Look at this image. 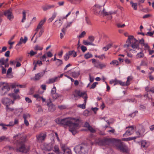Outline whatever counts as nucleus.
Masks as SVG:
<instances>
[{"mask_svg":"<svg viewBox=\"0 0 154 154\" xmlns=\"http://www.w3.org/2000/svg\"><path fill=\"white\" fill-rule=\"evenodd\" d=\"M4 15L7 17L8 19L11 21L14 18V17L12 13V10L10 9L7 10L4 13Z\"/></svg>","mask_w":154,"mask_h":154,"instance_id":"nucleus-10","label":"nucleus"},{"mask_svg":"<svg viewBox=\"0 0 154 154\" xmlns=\"http://www.w3.org/2000/svg\"><path fill=\"white\" fill-rule=\"evenodd\" d=\"M46 20V18H44V19L42 20L38 24L37 28L35 29L36 31L38 32V30L41 29L42 27V26L44 24Z\"/></svg>","mask_w":154,"mask_h":154,"instance_id":"nucleus-16","label":"nucleus"},{"mask_svg":"<svg viewBox=\"0 0 154 154\" xmlns=\"http://www.w3.org/2000/svg\"><path fill=\"white\" fill-rule=\"evenodd\" d=\"M73 94L76 100L78 99L77 97H79L80 98L82 97L84 99V102L83 104H78L77 107L84 109L86 108L85 106L88 98L87 94L86 92H81L79 90H76L73 92Z\"/></svg>","mask_w":154,"mask_h":154,"instance_id":"nucleus-3","label":"nucleus"},{"mask_svg":"<svg viewBox=\"0 0 154 154\" xmlns=\"http://www.w3.org/2000/svg\"><path fill=\"white\" fill-rule=\"evenodd\" d=\"M84 57L85 58L88 59L93 57L92 55L89 53H88L87 54H85Z\"/></svg>","mask_w":154,"mask_h":154,"instance_id":"nucleus-31","label":"nucleus"},{"mask_svg":"<svg viewBox=\"0 0 154 154\" xmlns=\"http://www.w3.org/2000/svg\"><path fill=\"white\" fill-rule=\"evenodd\" d=\"M86 34V32L85 31H83L82 32L80 35H79V38H82V37H83Z\"/></svg>","mask_w":154,"mask_h":154,"instance_id":"nucleus-56","label":"nucleus"},{"mask_svg":"<svg viewBox=\"0 0 154 154\" xmlns=\"http://www.w3.org/2000/svg\"><path fill=\"white\" fill-rule=\"evenodd\" d=\"M75 152L77 154H85L86 152L84 146L82 145H77L74 148Z\"/></svg>","mask_w":154,"mask_h":154,"instance_id":"nucleus-6","label":"nucleus"},{"mask_svg":"<svg viewBox=\"0 0 154 154\" xmlns=\"http://www.w3.org/2000/svg\"><path fill=\"white\" fill-rule=\"evenodd\" d=\"M145 130L143 128H142L141 130H140V131H137L136 132L137 136H135L136 137V138L142 137L143 136V134L145 132Z\"/></svg>","mask_w":154,"mask_h":154,"instance_id":"nucleus-18","label":"nucleus"},{"mask_svg":"<svg viewBox=\"0 0 154 154\" xmlns=\"http://www.w3.org/2000/svg\"><path fill=\"white\" fill-rule=\"evenodd\" d=\"M85 20H86V23L88 24H89V25L91 24V22L90 20H89V19L87 17H85Z\"/></svg>","mask_w":154,"mask_h":154,"instance_id":"nucleus-57","label":"nucleus"},{"mask_svg":"<svg viewBox=\"0 0 154 154\" xmlns=\"http://www.w3.org/2000/svg\"><path fill=\"white\" fill-rule=\"evenodd\" d=\"M23 18L21 22L23 23L24 22V21L26 20V12L25 11H23Z\"/></svg>","mask_w":154,"mask_h":154,"instance_id":"nucleus-44","label":"nucleus"},{"mask_svg":"<svg viewBox=\"0 0 154 154\" xmlns=\"http://www.w3.org/2000/svg\"><path fill=\"white\" fill-rule=\"evenodd\" d=\"M33 97L35 98L38 101H40L41 98V97H40L38 94H35L33 95Z\"/></svg>","mask_w":154,"mask_h":154,"instance_id":"nucleus-41","label":"nucleus"},{"mask_svg":"<svg viewBox=\"0 0 154 154\" xmlns=\"http://www.w3.org/2000/svg\"><path fill=\"white\" fill-rule=\"evenodd\" d=\"M132 79L133 77L131 76H129L127 78V81L126 82V85H127V86L129 85V84H130V82L132 80Z\"/></svg>","mask_w":154,"mask_h":154,"instance_id":"nucleus-34","label":"nucleus"},{"mask_svg":"<svg viewBox=\"0 0 154 154\" xmlns=\"http://www.w3.org/2000/svg\"><path fill=\"white\" fill-rule=\"evenodd\" d=\"M60 21L61 19H59L58 21L56 20L53 24V26L55 28H59L62 24V23Z\"/></svg>","mask_w":154,"mask_h":154,"instance_id":"nucleus-17","label":"nucleus"},{"mask_svg":"<svg viewBox=\"0 0 154 154\" xmlns=\"http://www.w3.org/2000/svg\"><path fill=\"white\" fill-rule=\"evenodd\" d=\"M46 134L45 132L40 133L36 135V137L37 142H42L44 140L46 137Z\"/></svg>","mask_w":154,"mask_h":154,"instance_id":"nucleus-8","label":"nucleus"},{"mask_svg":"<svg viewBox=\"0 0 154 154\" xmlns=\"http://www.w3.org/2000/svg\"><path fill=\"white\" fill-rule=\"evenodd\" d=\"M89 113V111L88 110H86L84 111L83 112V114L85 116H87L88 115Z\"/></svg>","mask_w":154,"mask_h":154,"instance_id":"nucleus-58","label":"nucleus"},{"mask_svg":"<svg viewBox=\"0 0 154 154\" xmlns=\"http://www.w3.org/2000/svg\"><path fill=\"white\" fill-rule=\"evenodd\" d=\"M95 66L97 68L102 69L105 68L106 65L103 64L99 62H97L94 63Z\"/></svg>","mask_w":154,"mask_h":154,"instance_id":"nucleus-19","label":"nucleus"},{"mask_svg":"<svg viewBox=\"0 0 154 154\" xmlns=\"http://www.w3.org/2000/svg\"><path fill=\"white\" fill-rule=\"evenodd\" d=\"M17 59H16L15 60L10 61V64L11 65H14L16 63H17Z\"/></svg>","mask_w":154,"mask_h":154,"instance_id":"nucleus-62","label":"nucleus"},{"mask_svg":"<svg viewBox=\"0 0 154 154\" xmlns=\"http://www.w3.org/2000/svg\"><path fill=\"white\" fill-rule=\"evenodd\" d=\"M47 105L48 107V109L49 111L53 112L55 110L56 107L55 105H54L51 101L49 103L48 102Z\"/></svg>","mask_w":154,"mask_h":154,"instance_id":"nucleus-13","label":"nucleus"},{"mask_svg":"<svg viewBox=\"0 0 154 154\" xmlns=\"http://www.w3.org/2000/svg\"><path fill=\"white\" fill-rule=\"evenodd\" d=\"M136 139V137H130L127 138H125L123 139V140L125 141H128L129 140H131L135 139Z\"/></svg>","mask_w":154,"mask_h":154,"instance_id":"nucleus-33","label":"nucleus"},{"mask_svg":"<svg viewBox=\"0 0 154 154\" xmlns=\"http://www.w3.org/2000/svg\"><path fill=\"white\" fill-rule=\"evenodd\" d=\"M119 84L120 85L122 86H127L126 85V82H123L121 81L118 80V84Z\"/></svg>","mask_w":154,"mask_h":154,"instance_id":"nucleus-47","label":"nucleus"},{"mask_svg":"<svg viewBox=\"0 0 154 154\" xmlns=\"http://www.w3.org/2000/svg\"><path fill=\"white\" fill-rule=\"evenodd\" d=\"M101 6L98 5H95L93 8L94 14H100L102 13L101 11Z\"/></svg>","mask_w":154,"mask_h":154,"instance_id":"nucleus-11","label":"nucleus"},{"mask_svg":"<svg viewBox=\"0 0 154 154\" xmlns=\"http://www.w3.org/2000/svg\"><path fill=\"white\" fill-rule=\"evenodd\" d=\"M58 107L60 109H64L66 108V106L63 105H59L58 106Z\"/></svg>","mask_w":154,"mask_h":154,"instance_id":"nucleus-53","label":"nucleus"},{"mask_svg":"<svg viewBox=\"0 0 154 154\" xmlns=\"http://www.w3.org/2000/svg\"><path fill=\"white\" fill-rule=\"evenodd\" d=\"M98 84V83L97 82H95L93 83V84L92 85L91 87L90 88V89H94V88L96 86L97 84Z\"/></svg>","mask_w":154,"mask_h":154,"instance_id":"nucleus-51","label":"nucleus"},{"mask_svg":"<svg viewBox=\"0 0 154 154\" xmlns=\"http://www.w3.org/2000/svg\"><path fill=\"white\" fill-rule=\"evenodd\" d=\"M118 80H117L116 79H115L114 80L112 79L110 80L109 82V83L111 84H114V85H115L118 84Z\"/></svg>","mask_w":154,"mask_h":154,"instance_id":"nucleus-32","label":"nucleus"},{"mask_svg":"<svg viewBox=\"0 0 154 154\" xmlns=\"http://www.w3.org/2000/svg\"><path fill=\"white\" fill-rule=\"evenodd\" d=\"M42 47L38 45H36L34 48V49L35 50H42Z\"/></svg>","mask_w":154,"mask_h":154,"instance_id":"nucleus-46","label":"nucleus"},{"mask_svg":"<svg viewBox=\"0 0 154 154\" xmlns=\"http://www.w3.org/2000/svg\"><path fill=\"white\" fill-rule=\"evenodd\" d=\"M58 78V77H56L54 78L50 79H49L48 81L47 82V84H51L55 82Z\"/></svg>","mask_w":154,"mask_h":154,"instance_id":"nucleus-22","label":"nucleus"},{"mask_svg":"<svg viewBox=\"0 0 154 154\" xmlns=\"http://www.w3.org/2000/svg\"><path fill=\"white\" fill-rule=\"evenodd\" d=\"M43 74L42 73H39L35 74V80H38L42 76Z\"/></svg>","mask_w":154,"mask_h":154,"instance_id":"nucleus-27","label":"nucleus"},{"mask_svg":"<svg viewBox=\"0 0 154 154\" xmlns=\"http://www.w3.org/2000/svg\"><path fill=\"white\" fill-rule=\"evenodd\" d=\"M88 130L92 133H94L95 132V130L91 126L88 128Z\"/></svg>","mask_w":154,"mask_h":154,"instance_id":"nucleus-50","label":"nucleus"},{"mask_svg":"<svg viewBox=\"0 0 154 154\" xmlns=\"http://www.w3.org/2000/svg\"><path fill=\"white\" fill-rule=\"evenodd\" d=\"M51 95L53 99H57L60 96V95L56 93L51 94Z\"/></svg>","mask_w":154,"mask_h":154,"instance_id":"nucleus-39","label":"nucleus"},{"mask_svg":"<svg viewBox=\"0 0 154 154\" xmlns=\"http://www.w3.org/2000/svg\"><path fill=\"white\" fill-rule=\"evenodd\" d=\"M57 61L56 62V64L57 66H59L63 64L62 60L59 59H57Z\"/></svg>","mask_w":154,"mask_h":154,"instance_id":"nucleus-38","label":"nucleus"},{"mask_svg":"<svg viewBox=\"0 0 154 154\" xmlns=\"http://www.w3.org/2000/svg\"><path fill=\"white\" fill-rule=\"evenodd\" d=\"M10 105H8L6 106V110L8 112H12L14 109L13 108H11L9 107Z\"/></svg>","mask_w":154,"mask_h":154,"instance_id":"nucleus-40","label":"nucleus"},{"mask_svg":"<svg viewBox=\"0 0 154 154\" xmlns=\"http://www.w3.org/2000/svg\"><path fill=\"white\" fill-rule=\"evenodd\" d=\"M22 37H21L20 38L18 43L17 44V45H16L17 46H20L23 43V42H22Z\"/></svg>","mask_w":154,"mask_h":154,"instance_id":"nucleus-63","label":"nucleus"},{"mask_svg":"<svg viewBox=\"0 0 154 154\" xmlns=\"http://www.w3.org/2000/svg\"><path fill=\"white\" fill-rule=\"evenodd\" d=\"M112 142V140L110 138H105L100 140L99 144L101 146L109 145Z\"/></svg>","mask_w":154,"mask_h":154,"instance_id":"nucleus-7","label":"nucleus"},{"mask_svg":"<svg viewBox=\"0 0 154 154\" xmlns=\"http://www.w3.org/2000/svg\"><path fill=\"white\" fill-rule=\"evenodd\" d=\"M56 88L55 86H54L53 88H52L51 91V94H55L56 93Z\"/></svg>","mask_w":154,"mask_h":154,"instance_id":"nucleus-49","label":"nucleus"},{"mask_svg":"<svg viewBox=\"0 0 154 154\" xmlns=\"http://www.w3.org/2000/svg\"><path fill=\"white\" fill-rule=\"evenodd\" d=\"M88 39L91 42H93L94 40V37L92 36H89L88 37Z\"/></svg>","mask_w":154,"mask_h":154,"instance_id":"nucleus-61","label":"nucleus"},{"mask_svg":"<svg viewBox=\"0 0 154 154\" xmlns=\"http://www.w3.org/2000/svg\"><path fill=\"white\" fill-rule=\"evenodd\" d=\"M90 126L89 123L87 122H85L84 125V127L86 128H88Z\"/></svg>","mask_w":154,"mask_h":154,"instance_id":"nucleus-64","label":"nucleus"},{"mask_svg":"<svg viewBox=\"0 0 154 154\" xmlns=\"http://www.w3.org/2000/svg\"><path fill=\"white\" fill-rule=\"evenodd\" d=\"M117 142L116 145L117 148L121 151L123 152H128V148L127 146L123 144V142L120 140H117Z\"/></svg>","mask_w":154,"mask_h":154,"instance_id":"nucleus-5","label":"nucleus"},{"mask_svg":"<svg viewBox=\"0 0 154 154\" xmlns=\"http://www.w3.org/2000/svg\"><path fill=\"white\" fill-rule=\"evenodd\" d=\"M128 129L123 134V136L126 135L129 136L131 135L134 132V126H130L126 127V129Z\"/></svg>","mask_w":154,"mask_h":154,"instance_id":"nucleus-9","label":"nucleus"},{"mask_svg":"<svg viewBox=\"0 0 154 154\" xmlns=\"http://www.w3.org/2000/svg\"><path fill=\"white\" fill-rule=\"evenodd\" d=\"M144 56V54L142 52H140L137 54L136 55L137 58H141L143 57Z\"/></svg>","mask_w":154,"mask_h":154,"instance_id":"nucleus-35","label":"nucleus"},{"mask_svg":"<svg viewBox=\"0 0 154 154\" xmlns=\"http://www.w3.org/2000/svg\"><path fill=\"white\" fill-rule=\"evenodd\" d=\"M7 125L4 124L3 123H0V126H2V129L5 131H6L7 129V128L6 127Z\"/></svg>","mask_w":154,"mask_h":154,"instance_id":"nucleus-45","label":"nucleus"},{"mask_svg":"<svg viewBox=\"0 0 154 154\" xmlns=\"http://www.w3.org/2000/svg\"><path fill=\"white\" fill-rule=\"evenodd\" d=\"M83 43L84 45H94V44L92 43V42H88L85 40H84L83 41Z\"/></svg>","mask_w":154,"mask_h":154,"instance_id":"nucleus-42","label":"nucleus"},{"mask_svg":"<svg viewBox=\"0 0 154 154\" xmlns=\"http://www.w3.org/2000/svg\"><path fill=\"white\" fill-rule=\"evenodd\" d=\"M64 57L65 60L66 61L69 59V55L68 54V53H67L65 54Z\"/></svg>","mask_w":154,"mask_h":154,"instance_id":"nucleus-54","label":"nucleus"},{"mask_svg":"<svg viewBox=\"0 0 154 154\" xmlns=\"http://www.w3.org/2000/svg\"><path fill=\"white\" fill-rule=\"evenodd\" d=\"M11 100L8 98H5L2 100V103L6 106L10 105L11 104Z\"/></svg>","mask_w":154,"mask_h":154,"instance_id":"nucleus-14","label":"nucleus"},{"mask_svg":"<svg viewBox=\"0 0 154 154\" xmlns=\"http://www.w3.org/2000/svg\"><path fill=\"white\" fill-rule=\"evenodd\" d=\"M23 117L24 120L29 119L30 117V115L29 114H23Z\"/></svg>","mask_w":154,"mask_h":154,"instance_id":"nucleus-43","label":"nucleus"},{"mask_svg":"<svg viewBox=\"0 0 154 154\" xmlns=\"http://www.w3.org/2000/svg\"><path fill=\"white\" fill-rule=\"evenodd\" d=\"M2 92L4 94L8 91L10 89V87L8 85H5L2 88Z\"/></svg>","mask_w":154,"mask_h":154,"instance_id":"nucleus-20","label":"nucleus"},{"mask_svg":"<svg viewBox=\"0 0 154 154\" xmlns=\"http://www.w3.org/2000/svg\"><path fill=\"white\" fill-rule=\"evenodd\" d=\"M10 87L12 88H14L17 87H19V85L17 83H14L11 85Z\"/></svg>","mask_w":154,"mask_h":154,"instance_id":"nucleus-48","label":"nucleus"},{"mask_svg":"<svg viewBox=\"0 0 154 154\" xmlns=\"http://www.w3.org/2000/svg\"><path fill=\"white\" fill-rule=\"evenodd\" d=\"M62 148L64 152V153H67V154H71V152L70 149L69 148H65L64 146L62 147Z\"/></svg>","mask_w":154,"mask_h":154,"instance_id":"nucleus-24","label":"nucleus"},{"mask_svg":"<svg viewBox=\"0 0 154 154\" xmlns=\"http://www.w3.org/2000/svg\"><path fill=\"white\" fill-rule=\"evenodd\" d=\"M81 48L83 52H85L87 50L86 47L83 45L81 46Z\"/></svg>","mask_w":154,"mask_h":154,"instance_id":"nucleus-52","label":"nucleus"},{"mask_svg":"<svg viewBox=\"0 0 154 154\" xmlns=\"http://www.w3.org/2000/svg\"><path fill=\"white\" fill-rule=\"evenodd\" d=\"M72 76L73 78H77L78 77L79 75V74L78 72H73L71 73Z\"/></svg>","mask_w":154,"mask_h":154,"instance_id":"nucleus-36","label":"nucleus"},{"mask_svg":"<svg viewBox=\"0 0 154 154\" xmlns=\"http://www.w3.org/2000/svg\"><path fill=\"white\" fill-rule=\"evenodd\" d=\"M134 38V37L133 35L128 36V40L129 41H130V44H126L124 45L125 47H127V48L131 47L132 49H131L130 50V51H132V50L135 51V50H134V49H137L138 50L139 48L138 44L137 42H134V43L131 44V40H133Z\"/></svg>","mask_w":154,"mask_h":154,"instance_id":"nucleus-4","label":"nucleus"},{"mask_svg":"<svg viewBox=\"0 0 154 154\" xmlns=\"http://www.w3.org/2000/svg\"><path fill=\"white\" fill-rule=\"evenodd\" d=\"M57 15V13L56 12H54L52 14V16L51 17L49 18L48 21V23L51 22L55 18Z\"/></svg>","mask_w":154,"mask_h":154,"instance_id":"nucleus-25","label":"nucleus"},{"mask_svg":"<svg viewBox=\"0 0 154 154\" xmlns=\"http://www.w3.org/2000/svg\"><path fill=\"white\" fill-rule=\"evenodd\" d=\"M103 12L105 15H108L109 16L108 18L109 20H111L112 19V17L111 15L112 14V13L110 12L108 13V12H105V10L104 9H103Z\"/></svg>","mask_w":154,"mask_h":154,"instance_id":"nucleus-26","label":"nucleus"},{"mask_svg":"<svg viewBox=\"0 0 154 154\" xmlns=\"http://www.w3.org/2000/svg\"><path fill=\"white\" fill-rule=\"evenodd\" d=\"M72 4L75 5L79 4L80 3L79 0H66Z\"/></svg>","mask_w":154,"mask_h":154,"instance_id":"nucleus-23","label":"nucleus"},{"mask_svg":"<svg viewBox=\"0 0 154 154\" xmlns=\"http://www.w3.org/2000/svg\"><path fill=\"white\" fill-rule=\"evenodd\" d=\"M29 54H30L31 56H32L37 54L36 52H34L32 50H31L29 53H28Z\"/></svg>","mask_w":154,"mask_h":154,"instance_id":"nucleus-55","label":"nucleus"},{"mask_svg":"<svg viewBox=\"0 0 154 154\" xmlns=\"http://www.w3.org/2000/svg\"><path fill=\"white\" fill-rule=\"evenodd\" d=\"M55 7L54 5H46L42 7V8L44 11H46L47 10L51 8H54Z\"/></svg>","mask_w":154,"mask_h":154,"instance_id":"nucleus-21","label":"nucleus"},{"mask_svg":"<svg viewBox=\"0 0 154 154\" xmlns=\"http://www.w3.org/2000/svg\"><path fill=\"white\" fill-rule=\"evenodd\" d=\"M110 64H113L114 66H118L119 64V63L117 60H113L110 63Z\"/></svg>","mask_w":154,"mask_h":154,"instance_id":"nucleus-37","label":"nucleus"},{"mask_svg":"<svg viewBox=\"0 0 154 154\" xmlns=\"http://www.w3.org/2000/svg\"><path fill=\"white\" fill-rule=\"evenodd\" d=\"M27 40V38L26 36H25L24 37V39H23V38L22 37V42H23V43L25 44L26 43Z\"/></svg>","mask_w":154,"mask_h":154,"instance_id":"nucleus-60","label":"nucleus"},{"mask_svg":"<svg viewBox=\"0 0 154 154\" xmlns=\"http://www.w3.org/2000/svg\"><path fill=\"white\" fill-rule=\"evenodd\" d=\"M147 143L145 141H142L141 142V147L142 148H145L147 147Z\"/></svg>","mask_w":154,"mask_h":154,"instance_id":"nucleus-30","label":"nucleus"},{"mask_svg":"<svg viewBox=\"0 0 154 154\" xmlns=\"http://www.w3.org/2000/svg\"><path fill=\"white\" fill-rule=\"evenodd\" d=\"M54 151L56 153L58 154L60 153V150L59 149V147L57 145H55L54 147Z\"/></svg>","mask_w":154,"mask_h":154,"instance_id":"nucleus-28","label":"nucleus"},{"mask_svg":"<svg viewBox=\"0 0 154 154\" xmlns=\"http://www.w3.org/2000/svg\"><path fill=\"white\" fill-rule=\"evenodd\" d=\"M64 3L65 2L63 1L59 2H58V4L60 6H63Z\"/></svg>","mask_w":154,"mask_h":154,"instance_id":"nucleus-59","label":"nucleus"},{"mask_svg":"<svg viewBox=\"0 0 154 154\" xmlns=\"http://www.w3.org/2000/svg\"><path fill=\"white\" fill-rule=\"evenodd\" d=\"M14 139L15 142L17 144V146L19 148H17V150L18 151L22 152H26V149L24 143L25 140V138L22 134H19L14 136Z\"/></svg>","mask_w":154,"mask_h":154,"instance_id":"nucleus-2","label":"nucleus"},{"mask_svg":"<svg viewBox=\"0 0 154 154\" xmlns=\"http://www.w3.org/2000/svg\"><path fill=\"white\" fill-rule=\"evenodd\" d=\"M43 120L42 119H40L38 120L36 124L34 127V129L35 130H37L38 128L41 127L43 125L42 122Z\"/></svg>","mask_w":154,"mask_h":154,"instance_id":"nucleus-12","label":"nucleus"},{"mask_svg":"<svg viewBox=\"0 0 154 154\" xmlns=\"http://www.w3.org/2000/svg\"><path fill=\"white\" fill-rule=\"evenodd\" d=\"M8 95L11 97L13 98V101L11 100V103L12 104H13L14 102V101L17 99H19L20 98V96L14 93L10 94Z\"/></svg>","mask_w":154,"mask_h":154,"instance_id":"nucleus-15","label":"nucleus"},{"mask_svg":"<svg viewBox=\"0 0 154 154\" xmlns=\"http://www.w3.org/2000/svg\"><path fill=\"white\" fill-rule=\"evenodd\" d=\"M80 120L78 119L66 118L63 119L57 118L55 121L58 124L63 125L69 126V130L75 135L78 132V129L80 127L79 123Z\"/></svg>","mask_w":154,"mask_h":154,"instance_id":"nucleus-1","label":"nucleus"},{"mask_svg":"<svg viewBox=\"0 0 154 154\" xmlns=\"http://www.w3.org/2000/svg\"><path fill=\"white\" fill-rule=\"evenodd\" d=\"M130 4L131 5V6L135 10H137V3H134L132 1L130 2Z\"/></svg>","mask_w":154,"mask_h":154,"instance_id":"nucleus-29","label":"nucleus"}]
</instances>
